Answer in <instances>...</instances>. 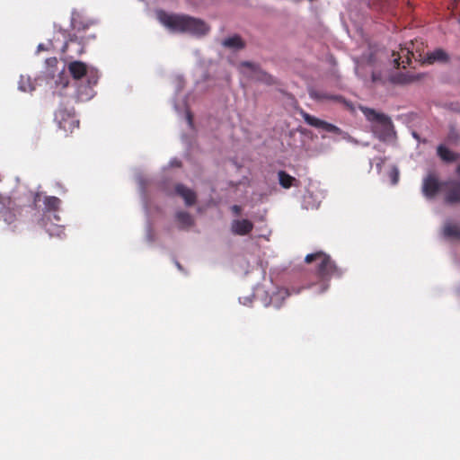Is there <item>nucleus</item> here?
I'll return each mask as SVG.
<instances>
[{"label":"nucleus","instance_id":"1","mask_svg":"<svg viewBox=\"0 0 460 460\" xmlns=\"http://www.w3.org/2000/svg\"><path fill=\"white\" fill-rule=\"evenodd\" d=\"M94 25V22L85 19L77 14L72 18L71 26L73 34L69 35V39L65 41L61 50L67 53L68 58H74L84 52V46L96 38V33L88 31Z\"/></svg>","mask_w":460,"mask_h":460},{"label":"nucleus","instance_id":"2","mask_svg":"<svg viewBox=\"0 0 460 460\" xmlns=\"http://www.w3.org/2000/svg\"><path fill=\"white\" fill-rule=\"evenodd\" d=\"M156 15L159 22L173 32L203 36L209 31L208 25L204 21L187 14L169 13L160 10Z\"/></svg>","mask_w":460,"mask_h":460},{"label":"nucleus","instance_id":"3","mask_svg":"<svg viewBox=\"0 0 460 460\" xmlns=\"http://www.w3.org/2000/svg\"><path fill=\"white\" fill-rule=\"evenodd\" d=\"M307 264L316 262V276L320 280V293L326 291L330 287V281L332 278H341L343 270L338 267L330 255L319 251L307 254L305 258Z\"/></svg>","mask_w":460,"mask_h":460},{"label":"nucleus","instance_id":"4","mask_svg":"<svg viewBox=\"0 0 460 460\" xmlns=\"http://www.w3.org/2000/svg\"><path fill=\"white\" fill-rule=\"evenodd\" d=\"M39 199L40 194L32 192L25 193L22 196L17 192H13L11 195L0 194V213L3 219L6 223L11 224L27 203L32 201L34 206H36Z\"/></svg>","mask_w":460,"mask_h":460},{"label":"nucleus","instance_id":"5","mask_svg":"<svg viewBox=\"0 0 460 460\" xmlns=\"http://www.w3.org/2000/svg\"><path fill=\"white\" fill-rule=\"evenodd\" d=\"M362 111L367 120L376 123L374 132L381 141H391L395 138L394 124L387 115L371 108H364Z\"/></svg>","mask_w":460,"mask_h":460},{"label":"nucleus","instance_id":"6","mask_svg":"<svg viewBox=\"0 0 460 460\" xmlns=\"http://www.w3.org/2000/svg\"><path fill=\"white\" fill-rule=\"evenodd\" d=\"M68 72L75 80L87 78L88 86L85 88V95L92 94V87L97 84L99 75L98 71L94 68H89L87 65L82 61H72L67 66Z\"/></svg>","mask_w":460,"mask_h":460},{"label":"nucleus","instance_id":"7","mask_svg":"<svg viewBox=\"0 0 460 460\" xmlns=\"http://www.w3.org/2000/svg\"><path fill=\"white\" fill-rule=\"evenodd\" d=\"M300 114H301L303 119L305 120V122L311 127H314L317 129H322L326 132L333 133L336 135L344 134V132L337 126H335L332 123H329L325 120H323L321 119H318L304 111H302L300 112Z\"/></svg>","mask_w":460,"mask_h":460},{"label":"nucleus","instance_id":"8","mask_svg":"<svg viewBox=\"0 0 460 460\" xmlns=\"http://www.w3.org/2000/svg\"><path fill=\"white\" fill-rule=\"evenodd\" d=\"M243 69H248V75L257 81L262 82L268 85L276 84L274 77L268 73L262 71L260 66L254 63L249 61H243L240 64Z\"/></svg>","mask_w":460,"mask_h":460},{"label":"nucleus","instance_id":"9","mask_svg":"<svg viewBox=\"0 0 460 460\" xmlns=\"http://www.w3.org/2000/svg\"><path fill=\"white\" fill-rule=\"evenodd\" d=\"M55 119L58 121L59 128L66 132H72L75 128H79V120L72 112L66 110H58L55 112Z\"/></svg>","mask_w":460,"mask_h":460},{"label":"nucleus","instance_id":"10","mask_svg":"<svg viewBox=\"0 0 460 460\" xmlns=\"http://www.w3.org/2000/svg\"><path fill=\"white\" fill-rule=\"evenodd\" d=\"M445 201L448 204L460 203V181L449 180L442 182Z\"/></svg>","mask_w":460,"mask_h":460},{"label":"nucleus","instance_id":"11","mask_svg":"<svg viewBox=\"0 0 460 460\" xmlns=\"http://www.w3.org/2000/svg\"><path fill=\"white\" fill-rule=\"evenodd\" d=\"M442 191V182H439L438 177L434 173H429L423 180L422 191L425 197L432 199L436 194Z\"/></svg>","mask_w":460,"mask_h":460},{"label":"nucleus","instance_id":"12","mask_svg":"<svg viewBox=\"0 0 460 460\" xmlns=\"http://www.w3.org/2000/svg\"><path fill=\"white\" fill-rule=\"evenodd\" d=\"M394 65L396 68H406L411 63L414 54L409 48H401L399 52H393Z\"/></svg>","mask_w":460,"mask_h":460},{"label":"nucleus","instance_id":"13","mask_svg":"<svg viewBox=\"0 0 460 460\" xmlns=\"http://www.w3.org/2000/svg\"><path fill=\"white\" fill-rule=\"evenodd\" d=\"M253 229V223L248 219H234L231 223V231L236 235L249 234Z\"/></svg>","mask_w":460,"mask_h":460},{"label":"nucleus","instance_id":"14","mask_svg":"<svg viewBox=\"0 0 460 460\" xmlns=\"http://www.w3.org/2000/svg\"><path fill=\"white\" fill-rule=\"evenodd\" d=\"M309 96L315 101L323 102L325 100L334 101L338 102L345 103L346 101L341 95L330 94L323 91H319L314 88L309 89L308 91Z\"/></svg>","mask_w":460,"mask_h":460},{"label":"nucleus","instance_id":"15","mask_svg":"<svg viewBox=\"0 0 460 460\" xmlns=\"http://www.w3.org/2000/svg\"><path fill=\"white\" fill-rule=\"evenodd\" d=\"M176 193L183 198L187 206H191L196 202V194L190 189L182 184H178L175 187Z\"/></svg>","mask_w":460,"mask_h":460},{"label":"nucleus","instance_id":"16","mask_svg":"<svg viewBox=\"0 0 460 460\" xmlns=\"http://www.w3.org/2000/svg\"><path fill=\"white\" fill-rule=\"evenodd\" d=\"M449 56L442 49H436L434 51L427 53L425 62L428 64H433L435 62H447Z\"/></svg>","mask_w":460,"mask_h":460},{"label":"nucleus","instance_id":"17","mask_svg":"<svg viewBox=\"0 0 460 460\" xmlns=\"http://www.w3.org/2000/svg\"><path fill=\"white\" fill-rule=\"evenodd\" d=\"M437 154L438 155L447 163H452L458 161L460 159V155L457 153H455L446 147L444 145H439L437 148Z\"/></svg>","mask_w":460,"mask_h":460},{"label":"nucleus","instance_id":"18","mask_svg":"<svg viewBox=\"0 0 460 460\" xmlns=\"http://www.w3.org/2000/svg\"><path fill=\"white\" fill-rule=\"evenodd\" d=\"M223 46L232 49H242L244 48L245 44L242 38L238 35H234L225 39L222 42Z\"/></svg>","mask_w":460,"mask_h":460},{"label":"nucleus","instance_id":"19","mask_svg":"<svg viewBox=\"0 0 460 460\" xmlns=\"http://www.w3.org/2000/svg\"><path fill=\"white\" fill-rule=\"evenodd\" d=\"M443 233L447 238L452 240H460V226L456 224H446L443 229Z\"/></svg>","mask_w":460,"mask_h":460},{"label":"nucleus","instance_id":"20","mask_svg":"<svg viewBox=\"0 0 460 460\" xmlns=\"http://www.w3.org/2000/svg\"><path fill=\"white\" fill-rule=\"evenodd\" d=\"M61 200L55 196H48L44 199L45 209L48 212H56L59 209Z\"/></svg>","mask_w":460,"mask_h":460},{"label":"nucleus","instance_id":"21","mask_svg":"<svg viewBox=\"0 0 460 460\" xmlns=\"http://www.w3.org/2000/svg\"><path fill=\"white\" fill-rule=\"evenodd\" d=\"M176 218L182 228H188L193 225V218L188 212H178Z\"/></svg>","mask_w":460,"mask_h":460},{"label":"nucleus","instance_id":"22","mask_svg":"<svg viewBox=\"0 0 460 460\" xmlns=\"http://www.w3.org/2000/svg\"><path fill=\"white\" fill-rule=\"evenodd\" d=\"M278 175L279 184L285 189L290 188L293 185V182L296 181L293 176L289 175L285 171H279Z\"/></svg>","mask_w":460,"mask_h":460},{"label":"nucleus","instance_id":"23","mask_svg":"<svg viewBox=\"0 0 460 460\" xmlns=\"http://www.w3.org/2000/svg\"><path fill=\"white\" fill-rule=\"evenodd\" d=\"M459 140V136L457 132L455 129H451L448 136H447V141L449 143H457Z\"/></svg>","mask_w":460,"mask_h":460},{"label":"nucleus","instance_id":"24","mask_svg":"<svg viewBox=\"0 0 460 460\" xmlns=\"http://www.w3.org/2000/svg\"><path fill=\"white\" fill-rule=\"evenodd\" d=\"M390 177H391L393 184H396L398 182L399 172L396 168H393V170L390 173Z\"/></svg>","mask_w":460,"mask_h":460},{"label":"nucleus","instance_id":"25","mask_svg":"<svg viewBox=\"0 0 460 460\" xmlns=\"http://www.w3.org/2000/svg\"><path fill=\"white\" fill-rule=\"evenodd\" d=\"M58 63V61L57 58H49L46 59L47 66L51 68H56Z\"/></svg>","mask_w":460,"mask_h":460},{"label":"nucleus","instance_id":"26","mask_svg":"<svg viewBox=\"0 0 460 460\" xmlns=\"http://www.w3.org/2000/svg\"><path fill=\"white\" fill-rule=\"evenodd\" d=\"M450 109L460 114V103L459 102H452L450 103Z\"/></svg>","mask_w":460,"mask_h":460},{"label":"nucleus","instance_id":"27","mask_svg":"<svg viewBox=\"0 0 460 460\" xmlns=\"http://www.w3.org/2000/svg\"><path fill=\"white\" fill-rule=\"evenodd\" d=\"M231 210L234 215L239 216L242 212V208L239 205H234L232 206Z\"/></svg>","mask_w":460,"mask_h":460},{"label":"nucleus","instance_id":"28","mask_svg":"<svg viewBox=\"0 0 460 460\" xmlns=\"http://www.w3.org/2000/svg\"><path fill=\"white\" fill-rule=\"evenodd\" d=\"M379 162L376 164L377 171L380 172L382 170V165L385 164V158H379Z\"/></svg>","mask_w":460,"mask_h":460},{"label":"nucleus","instance_id":"29","mask_svg":"<svg viewBox=\"0 0 460 460\" xmlns=\"http://www.w3.org/2000/svg\"><path fill=\"white\" fill-rule=\"evenodd\" d=\"M379 80H381L380 74H377V73H376V72H373V73H372V81H373L374 83H376V82H378Z\"/></svg>","mask_w":460,"mask_h":460},{"label":"nucleus","instance_id":"30","mask_svg":"<svg viewBox=\"0 0 460 460\" xmlns=\"http://www.w3.org/2000/svg\"><path fill=\"white\" fill-rule=\"evenodd\" d=\"M187 119H188L189 124L191 125L192 124V115L190 112L187 113Z\"/></svg>","mask_w":460,"mask_h":460},{"label":"nucleus","instance_id":"31","mask_svg":"<svg viewBox=\"0 0 460 460\" xmlns=\"http://www.w3.org/2000/svg\"><path fill=\"white\" fill-rule=\"evenodd\" d=\"M20 89L23 92H26L28 90V88L26 86H23L22 80L21 81V84H20Z\"/></svg>","mask_w":460,"mask_h":460},{"label":"nucleus","instance_id":"32","mask_svg":"<svg viewBox=\"0 0 460 460\" xmlns=\"http://www.w3.org/2000/svg\"><path fill=\"white\" fill-rule=\"evenodd\" d=\"M38 49H39V50H45V48H44L43 44H40V45L38 46Z\"/></svg>","mask_w":460,"mask_h":460},{"label":"nucleus","instance_id":"33","mask_svg":"<svg viewBox=\"0 0 460 460\" xmlns=\"http://www.w3.org/2000/svg\"><path fill=\"white\" fill-rule=\"evenodd\" d=\"M139 186L141 189L144 188V181L141 179H139Z\"/></svg>","mask_w":460,"mask_h":460},{"label":"nucleus","instance_id":"34","mask_svg":"<svg viewBox=\"0 0 460 460\" xmlns=\"http://www.w3.org/2000/svg\"><path fill=\"white\" fill-rule=\"evenodd\" d=\"M456 172L460 175V164L456 168Z\"/></svg>","mask_w":460,"mask_h":460},{"label":"nucleus","instance_id":"35","mask_svg":"<svg viewBox=\"0 0 460 460\" xmlns=\"http://www.w3.org/2000/svg\"><path fill=\"white\" fill-rule=\"evenodd\" d=\"M34 88L32 86H31V84H29V90L30 91H32Z\"/></svg>","mask_w":460,"mask_h":460}]
</instances>
